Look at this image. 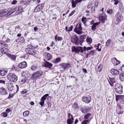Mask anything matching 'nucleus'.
<instances>
[{"mask_svg": "<svg viewBox=\"0 0 124 124\" xmlns=\"http://www.w3.org/2000/svg\"><path fill=\"white\" fill-rule=\"evenodd\" d=\"M7 78L9 81L13 82H16L17 80V77L14 73H10L7 76Z\"/></svg>", "mask_w": 124, "mask_h": 124, "instance_id": "obj_1", "label": "nucleus"}, {"mask_svg": "<svg viewBox=\"0 0 124 124\" xmlns=\"http://www.w3.org/2000/svg\"><path fill=\"white\" fill-rule=\"evenodd\" d=\"M43 74V73L41 71H37L31 75V78L33 80H36L39 78Z\"/></svg>", "mask_w": 124, "mask_h": 124, "instance_id": "obj_2", "label": "nucleus"}, {"mask_svg": "<svg viewBox=\"0 0 124 124\" xmlns=\"http://www.w3.org/2000/svg\"><path fill=\"white\" fill-rule=\"evenodd\" d=\"M82 27L81 23L77 24L75 28L74 29V31L78 34H82L83 32L82 31Z\"/></svg>", "mask_w": 124, "mask_h": 124, "instance_id": "obj_3", "label": "nucleus"}, {"mask_svg": "<svg viewBox=\"0 0 124 124\" xmlns=\"http://www.w3.org/2000/svg\"><path fill=\"white\" fill-rule=\"evenodd\" d=\"M72 51L73 52H75V53H78L80 52L81 53H83V48L81 46L78 47L76 48L75 46H73L72 48Z\"/></svg>", "mask_w": 124, "mask_h": 124, "instance_id": "obj_4", "label": "nucleus"}, {"mask_svg": "<svg viewBox=\"0 0 124 124\" xmlns=\"http://www.w3.org/2000/svg\"><path fill=\"white\" fill-rule=\"evenodd\" d=\"M115 90L118 94L122 93V86L119 84H116L115 87Z\"/></svg>", "mask_w": 124, "mask_h": 124, "instance_id": "obj_5", "label": "nucleus"}, {"mask_svg": "<svg viewBox=\"0 0 124 124\" xmlns=\"http://www.w3.org/2000/svg\"><path fill=\"white\" fill-rule=\"evenodd\" d=\"M25 51L27 54L30 55H35L36 53V50L32 48H26L25 49Z\"/></svg>", "mask_w": 124, "mask_h": 124, "instance_id": "obj_6", "label": "nucleus"}, {"mask_svg": "<svg viewBox=\"0 0 124 124\" xmlns=\"http://www.w3.org/2000/svg\"><path fill=\"white\" fill-rule=\"evenodd\" d=\"M78 37L76 35H75L72 37L71 41L72 43H74L76 45H78Z\"/></svg>", "mask_w": 124, "mask_h": 124, "instance_id": "obj_7", "label": "nucleus"}, {"mask_svg": "<svg viewBox=\"0 0 124 124\" xmlns=\"http://www.w3.org/2000/svg\"><path fill=\"white\" fill-rule=\"evenodd\" d=\"M82 101L86 103H89L91 100V97L89 95L83 97L82 98Z\"/></svg>", "mask_w": 124, "mask_h": 124, "instance_id": "obj_8", "label": "nucleus"}, {"mask_svg": "<svg viewBox=\"0 0 124 124\" xmlns=\"http://www.w3.org/2000/svg\"><path fill=\"white\" fill-rule=\"evenodd\" d=\"M107 16L104 13H101L100 15L99 18L101 20V22L103 23L105 21L106 19Z\"/></svg>", "mask_w": 124, "mask_h": 124, "instance_id": "obj_9", "label": "nucleus"}, {"mask_svg": "<svg viewBox=\"0 0 124 124\" xmlns=\"http://www.w3.org/2000/svg\"><path fill=\"white\" fill-rule=\"evenodd\" d=\"M48 96L49 94H46L42 97L40 100V104L41 106L43 105L45 102L44 101L46 100V98Z\"/></svg>", "mask_w": 124, "mask_h": 124, "instance_id": "obj_10", "label": "nucleus"}, {"mask_svg": "<svg viewBox=\"0 0 124 124\" xmlns=\"http://www.w3.org/2000/svg\"><path fill=\"white\" fill-rule=\"evenodd\" d=\"M61 68L64 70L69 68L70 66V64L68 63H62L60 65Z\"/></svg>", "mask_w": 124, "mask_h": 124, "instance_id": "obj_11", "label": "nucleus"}, {"mask_svg": "<svg viewBox=\"0 0 124 124\" xmlns=\"http://www.w3.org/2000/svg\"><path fill=\"white\" fill-rule=\"evenodd\" d=\"M27 66V64L25 61H24L19 63L18 66L19 68L23 69L25 68Z\"/></svg>", "mask_w": 124, "mask_h": 124, "instance_id": "obj_12", "label": "nucleus"}, {"mask_svg": "<svg viewBox=\"0 0 124 124\" xmlns=\"http://www.w3.org/2000/svg\"><path fill=\"white\" fill-rule=\"evenodd\" d=\"M44 5L43 4H41L38 5L35 8L34 12H37L40 11L44 7Z\"/></svg>", "mask_w": 124, "mask_h": 124, "instance_id": "obj_13", "label": "nucleus"}, {"mask_svg": "<svg viewBox=\"0 0 124 124\" xmlns=\"http://www.w3.org/2000/svg\"><path fill=\"white\" fill-rule=\"evenodd\" d=\"M110 71L112 74L114 76L117 75L119 73V70L114 69H112Z\"/></svg>", "mask_w": 124, "mask_h": 124, "instance_id": "obj_14", "label": "nucleus"}, {"mask_svg": "<svg viewBox=\"0 0 124 124\" xmlns=\"http://www.w3.org/2000/svg\"><path fill=\"white\" fill-rule=\"evenodd\" d=\"M44 61L45 62L44 64L45 67L50 69L52 66V64L45 60Z\"/></svg>", "mask_w": 124, "mask_h": 124, "instance_id": "obj_15", "label": "nucleus"}, {"mask_svg": "<svg viewBox=\"0 0 124 124\" xmlns=\"http://www.w3.org/2000/svg\"><path fill=\"white\" fill-rule=\"evenodd\" d=\"M116 112L117 114L118 115L120 114H122L123 113V111L121 108V107L118 106L117 107Z\"/></svg>", "mask_w": 124, "mask_h": 124, "instance_id": "obj_16", "label": "nucleus"}, {"mask_svg": "<svg viewBox=\"0 0 124 124\" xmlns=\"http://www.w3.org/2000/svg\"><path fill=\"white\" fill-rule=\"evenodd\" d=\"M0 94L2 95H6L8 94V93L6 89L4 88H2L0 91Z\"/></svg>", "mask_w": 124, "mask_h": 124, "instance_id": "obj_17", "label": "nucleus"}, {"mask_svg": "<svg viewBox=\"0 0 124 124\" xmlns=\"http://www.w3.org/2000/svg\"><path fill=\"white\" fill-rule=\"evenodd\" d=\"M8 89L10 91H12L13 89L14 86L12 83H9L7 87Z\"/></svg>", "mask_w": 124, "mask_h": 124, "instance_id": "obj_18", "label": "nucleus"}, {"mask_svg": "<svg viewBox=\"0 0 124 124\" xmlns=\"http://www.w3.org/2000/svg\"><path fill=\"white\" fill-rule=\"evenodd\" d=\"M45 56L46 59L48 61L50 60L52 58V56L49 53H46L45 54Z\"/></svg>", "mask_w": 124, "mask_h": 124, "instance_id": "obj_19", "label": "nucleus"}, {"mask_svg": "<svg viewBox=\"0 0 124 124\" xmlns=\"http://www.w3.org/2000/svg\"><path fill=\"white\" fill-rule=\"evenodd\" d=\"M7 74V72L4 70H0V76H3Z\"/></svg>", "mask_w": 124, "mask_h": 124, "instance_id": "obj_20", "label": "nucleus"}, {"mask_svg": "<svg viewBox=\"0 0 124 124\" xmlns=\"http://www.w3.org/2000/svg\"><path fill=\"white\" fill-rule=\"evenodd\" d=\"M85 37V35H82L80 36V41L79 44L80 45H82V44L83 42Z\"/></svg>", "mask_w": 124, "mask_h": 124, "instance_id": "obj_21", "label": "nucleus"}, {"mask_svg": "<svg viewBox=\"0 0 124 124\" xmlns=\"http://www.w3.org/2000/svg\"><path fill=\"white\" fill-rule=\"evenodd\" d=\"M8 56L11 60L13 61H15L16 58V56L15 55L10 54H8Z\"/></svg>", "mask_w": 124, "mask_h": 124, "instance_id": "obj_22", "label": "nucleus"}, {"mask_svg": "<svg viewBox=\"0 0 124 124\" xmlns=\"http://www.w3.org/2000/svg\"><path fill=\"white\" fill-rule=\"evenodd\" d=\"M8 49L4 47L2 48L1 49V52L4 54H6L8 53Z\"/></svg>", "mask_w": 124, "mask_h": 124, "instance_id": "obj_23", "label": "nucleus"}, {"mask_svg": "<svg viewBox=\"0 0 124 124\" xmlns=\"http://www.w3.org/2000/svg\"><path fill=\"white\" fill-rule=\"evenodd\" d=\"M74 119L73 118H68L67 120V124H72L74 122Z\"/></svg>", "mask_w": 124, "mask_h": 124, "instance_id": "obj_24", "label": "nucleus"}, {"mask_svg": "<svg viewBox=\"0 0 124 124\" xmlns=\"http://www.w3.org/2000/svg\"><path fill=\"white\" fill-rule=\"evenodd\" d=\"M99 24V23H96L93 24L92 26L91 29L93 31L95 30L96 29V26Z\"/></svg>", "mask_w": 124, "mask_h": 124, "instance_id": "obj_25", "label": "nucleus"}, {"mask_svg": "<svg viewBox=\"0 0 124 124\" xmlns=\"http://www.w3.org/2000/svg\"><path fill=\"white\" fill-rule=\"evenodd\" d=\"M116 17L117 18L116 19L118 21V23L120 22V19L121 17V15L120 14L118 13L116 15Z\"/></svg>", "mask_w": 124, "mask_h": 124, "instance_id": "obj_26", "label": "nucleus"}, {"mask_svg": "<svg viewBox=\"0 0 124 124\" xmlns=\"http://www.w3.org/2000/svg\"><path fill=\"white\" fill-rule=\"evenodd\" d=\"M61 61V58L60 57H58L55 60H53V62L55 63H58L59 62H60Z\"/></svg>", "mask_w": 124, "mask_h": 124, "instance_id": "obj_27", "label": "nucleus"}, {"mask_svg": "<svg viewBox=\"0 0 124 124\" xmlns=\"http://www.w3.org/2000/svg\"><path fill=\"white\" fill-rule=\"evenodd\" d=\"M88 18H87L86 17H83L81 19V21L83 22L84 25H85L86 22L88 21L87 19Z\"/></svg>", "mask_w": 124, "mask_h": 124, "instance_id": "obj_28", "label": "nucleus"}, {"mask_svg": "<svg viewBox=\"0 0 124 124\" xmlns=\"http://www.w3.org/2000/svg\"><path fill=\"white\" fill-rule=\"evenodd\" d=\"M86 40L88 44H90L92 42V39L91 37H87Z\"/></svg>", "mask_w": 124, "mask_h": 124, "instance_id": "obj_29", "label": "nucleus"}, {"mask_svg": "<svg viewBox=\"0 0 124 124\" xmlns=\"http://www.w3.org/2000/svg\"><path fill=\"white\" fill-rule=\"evenodd\" d=\"M119 79L121 81H124V73H121L119 75Z\"/></svg>", "mask_w": 124, "mask_h": 124, "instance_id": "obj_30", "label": "nucleus"}, {"mask_svg": "<svg viewBox=\"0 0 124 124\" xmlns=\"http://www.w3.org/2000/svg\"><path fill=\"white\" fill-rule=\"evenodd\" d=\"M55 39L56 41H57V40L58 41H62V37H57V35L55 36Z\"/></svg>", "mask_w": 124, "mask_h": 124, "instance_id": "obj_31", "label": "nucleus"}, {"mask_svg": "<svg viewBox=\"0 0 124 124\" xmlns=\"http://www.w3.org/2000/svg\"><path fill=\"white\" fill-rule=\"evenodd\" d=\"M101 45V44H100V43H98L97 44V47L96 48V49L99 52H100L101 50V48L102 46H100Z\"/></svg>", "mask_w": 124, "mask_h": 124, "instance_id": "obj_32", "label": "nucleus"}, {"mask_svg": "<svg viewBox=\"0 0 124 124\" xmlns=\"http://www.w3.org/2000/svg\"><path fill=\"white\" fill-rule=\"evenodd\" d=\"M72 3V7L73 8H75L76 7V4H78L77 3H76L75 2L74 0H72L71 2Z\"/></svg>", "mask_w": 124, "mask_h": 124, "instance_id": "obj_33", "label": "nucleus"}, {"mask_svg": "<svg viewBox=\"0 0 124 124\" xmlns=\"http://www.w3.org/2000/svg\"><path fill=\"white\" fill-rule=\"evenodd\" d=\"M117 59L115 58H113L111 60V62L113 64L114 66L116 65V61Z\"/></svg>", "mask_w": 124, "mask_h": 124, "instance_id": "obj_34", "label": "nucleus"}, {"mask_svg": "<svg viewBox=\"0 0 124 124\" xmlns=\"http://www.w3.org/2000/svg\"><path fill=\"white\" fill-rule=\"evenodd\" d=\"M21 84H24L25 83V82L28 83V80L26 79L25 78H24L22 79L21 81Z\"/></svg>", "mask_w": 124, "mask_h": 124, "instance_id": "obj_35", "label": "nucleus"}, {"mask_svg": "<svg viewBox=\"0 0 124 124\" xmlns=\"http://www.w3.org/2000/svg\"><path fill=\"white\" fill-rule=\"evenodd\" d=\"M21 3L25 5H27L29 4L30 2V1L28 0L22 1L21 2Z\"/></svg>", "mask_w": 124, "mask_h": 124, "instance_id": "obj_36", "label": "nucleus"}, {"mask_svg": "<svg viewBox=\"0 0 124 124\" xmlns=\"http://www.w3.org/2000/svg\"><path fill=\"white\" fill-rule=\"evenodd\" d=\"M123 97V95H118L116 97V101H118L119 99H122V97Z\"/></svg>", "mask_w": 124, "mask_h": 124, "instance_id": "obj_37", "label": "nucleus"}, {"mask_svg": "<svg viewBox=\"0 0 124 124\" xmlns=\"http://www.w3.org/2000/svg\"><path fill=\"white\" fill-rule=\"evenodd\" d=\"M38 67L37 66L33 65L31 67V69L33 70H37Z\"/></svg>", "mask_w": 124, "mask_h": 124, "instance_id": "obj_38", "label": "nucleus"}, {"mask_svg": "<svg viewBox=\"0 0 124 124\" xmlns=\"http://www.w3.org/2000/svg\"><path fill=\"white\" fill-rule=\"evenodd\" d=\"M119 7L121 11H123L124 10V8L122 3H119Z\"/></svg>", "mask_w": 124, "mask_h": 124, "instance_id": "obj_39", "label": "nucleus"}, {"mask_svg": "<svg viewBox=\"0 0 124 124\" xmlns=\"http://www.w3.org/2000/svg\"><path fill=\"white\" fill-rule=\"evenodd\" d=\"M93 48V47H86L85 46H84L83 47V51H85L86 50H87L88 51V50H89L91 49H92Z\"/></svg>", "mask_w": 124, "mask_h": 124, "instance_id": "obj_40", "label": "nucleus"}, {"mask_svg": "<svg viewBox=\"0 0 124 124\" xmlns=\"http://www.w3.org/2000/svg\"><path fill=\"white\" fill-rule=\"evenodd\" d=\"M3 11L4 15L6 17H7L10 15L9 10L6 11H5V10Z\"/></svg>", "mask_w": 124, "mask_h": 124, "instance_id": "obj_41", "label": "nucleus"}, {"mask_svg": "<svg viewBox=\"0 0 124 124\" xmlns=\"http://www.w3.org/2000/svg\"><path fill=\"white\" fill-rule=\"evenodd\" d=\"M81 110V111L82 112L84 113H87L88 112L86 109L85 108H82Z\"/></svg>", "mask_w": 124, "mask_h": 124, "instance_id": "obj_42", "label": "nucleus"}, {"mask_svg": "<svg viewBox=\"0 0 124 124\" xmlns=\"http://www.w3.org/2000/svg\"><path fill=\"white\" fill-rule=\"evenodd\" d=\"M107 12L109 14H113V12L112 9H109L107 10Z\"/></svg>", "mask_w": 124, "mask_h": 124, "instance_id": "obj_43", "label": "nucleus"}, {"mask_svg": "<svg viewBox=\"0 0 124 124\" xmlns=\"http://www.w3.org/2000/svg\"><path fill=\"white\" fill-rule=\"evenodd\" d=\"M111 42V40L110 39L108 40L106 42V46L108 47V46L110 43Z\"/></svg>", "mask_w": 124, "mask_h": 124, "instance_id": "obj_44", "label": "nucleus"}, {"mask_svg": "<svg viewBox=\"0 0 124 124\" xmlns=\"http://www.w3.org/2000/svg\"><path fill=\"white\" fill-rule=\"evenodd\" d=\"M1 116L3 117H5L7 116L8 113L5 112H2L1 114Z\"/></svg>", "mask_w": 124, "mask_h": 124, "instance_id": "obj_45", "label": "nucleus"}, {"mask_svg": "<svg viewBox=\"0 0 124 124\" xmlns=\"http://www.w3.org/2000/svg\"><path fill=\"white\" fill-rule=\"evenodd\" d=\"M5 16L3 10H1L0 11V17H2Z\"/></svg>", "mask_w": 124, "mask_h": 124, "instance_id": "obj_46", "label": "nucleus"}, {"mask_svg": "<svg viewBox=\"0 0 124 124\" xmlns=\"http://www.w3.org/2000/svg\"><path fill=\"white\" fill-rule=\"evenodd\" d=\"M91 115V114L90 113H88L84 116V118L85 119H86L89 118V117Z\"/></svg>", "mask_w": 124, "mask_h": 124, "instance_id": "obj_47", "label": "nucleus"}, {"mask_svg": "<svg viewBox=\"0 0 124 124\" xmlns=\"http://www.w3.org/2000/svg\"><path fill=\"white\" fill-rule=\"evenodd\" d=\"M29 114L28 111H27L24 112L23 113V116H27Z\"/></svg>", "mask_w": 124, "mask_h": 124, "instance_id": "obj_48", "label": "nucleus"}, {"mask_svg": "<svg viewBox=\"0 0 124 124\" xmlns=\"http://www.w3.org/2000/svg\"><path fill=\"white\" fill-rule=\"evenodd\" d=\"M109 79L110 82L112 83H114L116 82L115 78H109Z\"/></svg>", "mask_w": 124, "mask_h": 124, "instance_id": "obj_49", "label": "nucleus"}, {"mask_svg": "<svg viewBox=\"0 0 124 124\" xmlns=\"http://www.w3.org/2000/svg\"><path fill=\"white\" fill-rule=\"evenodd\" d=\"M89 121V120H84L82 122V124H87Z\"/></svg>", "mask_w": 124, "mask_h": 124, "instance_id": "obj_50", "label": "nucleus"}, {"mask_svg": "<svg viewBox=\"0 0 124 124\" xmlns=\"http://www.w3.org/2000/svg\"><path fill=\"white\" fill-rule=\"evenodd\" d=\"M10 15L12 13L15 12L16 11L15 9H13L12 10H9Z\"/></svg>", "mask_w": 124, "mask_h": 124, "instance_id": "obj_51", "label": "nucleus"}, {"mask_svg": "<svg viewBox=\"0 0 124 124\" xmlns=\"http://www.w3.org/2000/svg\"><path fill=\"white\" fill-rule=\"evenodd\" d=\"M102 65H99L98 67V69L99 71H101L102 68Z\"/></svg>", "mask_w": 124, "mask_h": 124, "instance_id": "obj_52", "label": "nucleus"}, {"mask_svg": "<svg viewBox=\"0 0 124 124\" xmlns=\"http://www.w3.org/2000/svg\"><path fill=\"white\" fill-rule=\"evenodd\" d=\"M20 42L21 43H23L24 41V38L23 37H22L20 38Z\"/></svg>", "mask_w": 124, "mask_h": 124, "instance_id": "obj_53", "label": "nucleus"}, {"mask_svg": "<svg viewBox=\"0 0 124 124\" xmlns=\"http://www.w3.org/2000/svg\"><path fill=\"white\" fill-rule=\"evenodd\" d=\"M73 28V26L72 25L69 28V29L67 31L70 32L72 30Z\"/></svg>", "mask_w": 124, "mask_h": 124, "instance_id": "obj_54", "label": "nucleus"}, {"mask_svg": "<svg viewBox=\"0 0 124 124\" xmlns=\"http://www.w3.org/2000/svg\"><path fill=\"white\" fill-rule=\"evenodd\" d=\"M114 2V4L115 5H116L119 2V1L118 0H112Z\"/></svg>", "mask_w": 124, "mask_h": 124, "instance_id": "obj_55", "label": "nucleus"}, {"mask_svg": "<svg viewBox=\"0 0 124 124\" xmlns=\"http://www.w3.org/2000/svg\"><path fill=\"white\" fill-rule=\"evenodd\" d=\"M18 9L21 12H22L23 8L21 6H19L18 7Z\"/></svg>", "mask_w": 124, "mask_h": 124, "instance_id": "obj_56", "label": "nucleus"}, {"mask_svg": "<svg viewBox=\"0 0 124 124\" xmlns=\"http://www.w3.org/2000/svg\"><path fill=\"white\" fill-rule=\"evenodd\" d=\"M27 92V90L26 89H23L22 91L21 92L22 93V94L26 93Z\"/></svg>", "mask_w": 124, "mask_h": 124, "instance_id": "obj_57", "label": "nucleus"}, {"mask_svg": "<svg viewBox=\"0 0 124 124\" xmlns=\"http://www.w3.org/2000/svg\"><path fill=\"white\" fill-rule=\"evenodd\" d=\"M14 96L13 94H9V96L7 98L8 99H9L10 98H12Z\"/></svg>", "mask_w": 124, "mask_h": 124, "instance_id": "obj_58", "label": "nucleus"}, {"mask_svg": "<svg viewBox=\"0 0 124 124\" xmlns=\"http://www.w3.org/2000/svg\"><path fill=\"white\" fill-rule=\"evenodd\" d=\"M68 118H71V117L72 118H73V116L72 115H71V114L70 113H69L68 114Z\"/></svg>", "mask_w": 124, "mask_h": 124, "instance_id": "obj_59", "label": "nucleus"}, {"mask_svg": "<svg viewBox=\"0 0 124 124\" xmlns=\"http://www.w3.org/2000/svg\"><path fill=\"white\" fill-rule=\"evenodd\" d=\"M11 111V109L9 108H7L6 110V111L5 112H7V113H9Z\"/></svg>", "mask_w": 124, "mask_h": 124, "instance_id": "obj_60", "label": "nucleus"}, {"mask_svg": "<svg viewBox=\"0 0 124 124\" xmlns=\"http://www.w3.org/2000/svg\"><path fill=\"white\" fill-rule=\"evenodd\" d=\"M27 47H28L27 48H30V49H32V47H33V48H36V47H34L30 45H28Z\"/></svg>", "mask_w": 124, "mask_h": 124, "instance_id": "obj_61", "label": "nucleus"}, {"mask_svg": "<svg viewBox=\"0 0 124 124\" xmlns=\"http://www.w3.org/2000/svg\"><path fill=\"white\" fill-rule=\"evenodd\" d=\"M17 3V1L16 0H14L12 2V4L14 5L16 4Z\"/></svg>", "mask_w": 124, "mask_h": 124, "instance_id": "obj_62", "label": "nucleus"}, {"mask_svg": "<svg viewBox=\"0 0 124 124\" xmlns=\"http://www.w3.org/2000/svg\"><path fill=\"white\" fill-rule=\"evenodd\" d=\"M75 12V10H73L71 13L69 15V17L70 16H71Z\"/></svg>", "mask_w": 124, "mask_h": 124, "instance_id": "obj_63", "label": "nucleus"}, {"mask_svg": "<svg viewBox=\"0 0 124 124\" xmlns=\"http://www.w3.org/2000/svg\"><path fill=\"white\" fill-rule=\"evenodd\" d=\"M21 12L20 11L18 10L16 12V15H18Z\"/></svg>", "mask_w": 124, "mask_h": 124, "instance_id": "obj_64", "label": "nucleus"}]
</instances>
